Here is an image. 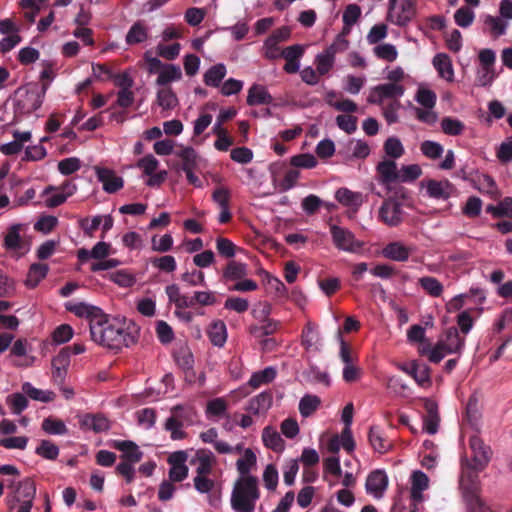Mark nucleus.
<instances>
[{
	"label": "nucleus",
	"instance_id": "48",
	"mask_svg": "<svg viewBox=\"0 0 512 512\" xmlns=\"http://www.w3.org/2000/svg\"><path fill=\"white\" fill-rule=\"evenodd\" d=\"M41 428L49 435H65L68 433V429L64 421L51 416L42 421Z\"/></svg>",
	"mask_w": 512,
	"mask_h": 512
},
{
	"label": "nucleus",
	"instance_id": "3",
	"mask_svg": "<svg viewBox=\"0 0 512 512\" xmlns=\"http://www.w3.org/2000/svg\"><path fill=\"white\" fill-rule=\"evenodd\" d=\"M465 342V337L459 335L457 328L450 327L443 333L434 346L423 347L420 353L426 355L430 362L439 363L447 355H461L465 347Z\"/></svg>",
	"mask_w": 512,
	"mask_h": 512
},
{
	"label": "nucleus",
	"instance_id": "21",
	"mask_svg": "<svg viewBox=\"0 0 512 512\" xmlns=\"http://www.w3.org/2000/svg\"><path fill=\"white\" fill-rule=\"evenodd\" d=\"M95 172L98 181L103 184V190L107 193H115L124 185L122 177L117 176L111 169L95 167Z\"/></svg>",
	"mask_w": 512,
	"mask_h": 512
},
{
	"label": "nucleus",
	"instance_id": "64",
	"mask_svg": "<svg viewBox=\"0 0 512 512\" xmlns=\"http://www.w3.org/2000/svg\"><path fill=\"white\" fill-rule=\"evenodd\" d=\"M35 452L44 459L55 460L59 455V448L50 440H42Z\"/></svg>",
	"mask_w": 512,
	"mask_h": 512
},
{
	"label": "nucleus",
	"instance_id": "22",
	"mask_svg": "<svg viewBox=\"0 0 512 512\" xmlns=\"http://www.w3.org/2000/svg\"><path fill=\"white\" fill-rule=\"evenodd\" d=\"M368 440L373 450L380 454H385L393 448L392 441L388 439L384 430L377 425L370 427Z\"/></svg>",
	"mask_w": 512,
	"mask_h": 512
},
{
	"label": "nucleus",
	"instance_id": "32",
	"mask_svg": "<svg viewBox=\"0 0 512 512\" xmlns=\"http://www.w3.org/2000/svg\"><path fill=\"white\" fill-rule=\"evenodd\" d=\"M272 399L270 392H261L248 401L246 411L254 415L264 413L271 407Z\"/></svg>",
	"mask_w": 512,
	"mask_h": 512
},
{
	"label": "nucleus",
	"instance_id": "40",
	"mask_svg": "<svg viewBox=\"0 0 512 512\" xmlns=\"http://www.w3.org/2000/svg\"><path fill=\"white\" fill-rule=\"evenodd\" d=\"M168 299L175 305L177 309H186L192 307V300L187 295L181 293L180 288L176 284H170L165 288Z\"/></svg>",
	"mask_w": 512,
	"mask_h": 512
},
{
	"label": "nucleus",
	"instance_id": "55",
	"mask_svg": "<svg viewBox=\"0 0 512 512\" xmlns=\"http://www.w3.org/2000/svg\"><path fill=\"white\" fill-rule=\"evenodd\" d=\"M441 129L446 135L459 136L463 133L465 125L458 119L452 117H444L441 120Z\"/></svg>",
	"mask_w": 512,
	"mask_h": 512
},
{
	"label": "nucleus",
	"instance_id": "28",
	"mask_svg": "<svg viewBox=\"0 0 512 512\" xmlns=\"http://www.w3.org/2000/svg\"><path fill=\"white\" fill-rule=\"evenodd\" d=\"M246 102L249 106L269 105L273 102V97L269 93L266 86L261 84H253L248 89Z\"/></svg>",
	"mask_w": 512,
	"mask_h": 512
},
{
	"label": "nucleus",
	"instance_id": "37",
	"mask_svg": "<svg viewBox=\"0 0 512 512\" xmlns=\"http://www.w3.org/2000/svg\"><path fill=\"white\" fill-rule=\"evenodd\" d=\"M336 200L346 207L358 208L363 203V195L348 188L342 187L335 192Z\"/></svg>",
	"mask_w": 512,
	"mask_h": 512
},
{
	"label": "nucleus",
	"instance_id": "26",
	"mask_svg": "<svg viewBox=\"0 0 512 512\" xmlns=\"http://www.w3.org/2000/svg\"><path fill=\"white\" fill-rule=\"evenodd\" d=\"M35 495V483L31 479L26 478L18 483L17 487L13 491V494L7 498L16 500L18 502H24V504L33 505Z\"/></svg>",
	"mask_w": 512,
	"mask_h": 512
},
{
	"label": "nucleus",
	"instance_id": "10",
	"mask_svg": "<svg viewBox=\"0 0 512 512\" xmlns=\"http://www.w3.org/2000/svg\"><path fill=\"white\" fill-rule=\"evenodd\" d=\"M378 218L389 227L400 225L404 219L402 204L392 197L385 199L379 208Z\"/></svg>",
	"mask_w": 512,
	"mask_h": 512
},
{
	"label": "nucleus",
	"instance_id": "61",
	"mask_svg": "<svg viewBox=\"0 0 512 512\" xmlns=\"http://www.w3.org/2000/svg\"><path fill=\"white\" fill-rule=\"evenodd\" d=\"M468 512H496V509L486 503L479 494L465 500Z\"/></svg>",
	"mask_w": 512,
	"mask_h": 512
},
{
	"label": "nucleus",
	"instance_id": "6",
	"mask_svg": "<svg viewBox=\"0 0 512 512\" xmlns=\"http://www.w3.org/2000/svg\"><path fill=\"white\" fill-rule=\"evenodd\" d=\"M348 47L349 41L343 35H338L331 45L316 55L314 64L318 74L326 75L334 67L336 54L346 51Z\"/></svg>",
	"mask_w": 512,
	"mask_h": 512
},
{
	"label": "nucleus",
	"instance_id": "49",
	"mask_svg": "<svg viewBox=\"0 0 512 512\" xmlns=\"http://www.w3.org/2000/svg\"><path fill=\"white\" fill-rule=\"evenodd\" d=\"M321 400L316 395H305L299 401V412L302 417L311 416L320 406Z\"/></svg>",
	"mask_w": 512,
	"mask_h": 512
},
{
	"label": "nucleus",
	"instance_id": "34",
	"mask_svg": "<svg viewBox=\"0 0 512 512\" xmlns=\"http://www.w3.org/2000/svg\"><path fill=\"white\" fill-rule=\"evenodd\" d=\"M207 336L210 342L216 347H223L227 341V328L222 320L213 321L208 329Z\"/></svg>",
	"mask_w": 512,
	"mask_h": 512
},
{
	"label": "nucleus",
	"instance_id": "7",
	"mask_svg": "<svg viewBox=\"0 0 512 512\" xmlns=\"http://www.w3.org/2000/svg\"><path fill=\"white\" fill-rule=\"evenodd\" d=\"M45 97V90L38 88L19 90L14 100V110L17 115H28L39 109Z\"/></svg>",
	"mask_w": 512,
	"mask_h": 512
},
{
	"label": "nucleus",
	"instance_id": "30",
	"mask_svg": "<svg viewBox=\"0 0 512 512\" xmlns=\"http://www.w3.org/2000/svg\"><path fill=\"white\" fill-rule=\"evenodd\" d=\"M227 74V68L223 63L211 66L203 75V82L206 86L219 88Z\"/></svg>",
	"mask_w": 512,
	"mask_h": 512
},
{
	"label": "nucleus",
	"instance_id": "8",
	"mask_svg": "<svg viewBox=\"0 0 512 512\" xmlns=\"http://www.w3.org/2000/svg\"><path fill=\"white\" fill-rule=\"evenodd\" d=\"M388 6L387 20L400 27L406 26L416 14L412 0H389Z\"/></svg>",
	"mask_w": 512,
	"mask_h": 512
},
{
	"label": "nucleus",
	"instance_id": "16",
	"mask_svg": "<svg viewBox=\"0 0 512 512\" xmlns=\"http://www.w3.org/2000/svg\"><path fill=\"white\" fill-rule=\"evenodd\" d=\"M480 471H475L471 468H468L467 465L462 466L461 475L459 478V488L463 495V498L466 500L474 495L479 494L480 492V480L478 473Z\"/></svg>",
	"mask_w": 512,
	"mask_h": 512
},
{
	"label": "nucleus",
	"instance_id": "36",
	"mask_svg": "<svg viewBox=\"0 0 512 512\" xmlns=\"http://www.w3.org/2000/svg\"><path fill=\"white\" fill-rule=\"evenodd\" d=\"M149 36V29L143 21L135 22L128 30L125 41L128 45L144 43Z\"/></svg>",
	"mask_w": 512,
	"mask_h": 512
},
{
	"label": "nucleus",
	"instance_id": "60",
	"mask_svg": "<svg viewBox=\"0 0 512 512\" xmlns=\"http://www.w3.org/2000/svg\"><path fill=\"white\" fill-rule=\"evenodd\" d=\"M177 365L184 371L191 370L194 364V357L187 347L180 348L174 353Z\"/></svg>",
	"mask_w": 512,
	"mask_h": 512
},
{
	"label": "nucleus",
	"instance_id": "53",
	"mask_svg": "<svg viewBox=\"0 0 512 512\" xmlns=\"http://www.w3.org/2000/svg\"><path fill=\"white\" fill-rule=\"evenodd\" d=\"M246 275L247 265L237 261H230L223 272V276L227 280H241Z\"/></svg>",
	"mask_w": 512,
	"mask_h": 512
},
{
	"label": "nucleus",
	"instance_id": "17",
	"mask_svg": "<svg viewBox=\"0 0 512 512\" xmlns=\"http://www.w3.org/2000/svg\"><path fill=\"white\" fill-rule=\"evenodd\" d=\"M276 375H277V371L272 366H269V367L264 368L263 370L254 372L251 375L248 383L246 385L240 387L236 392L241 397H246L247 395L250 394V390L248 389V387H250L252 389H257L262 385L269 384L276 378Z\"/></svg>",
	"mask_w": 512,
	"mask_h": 512
},
{
	"label": "nucleus",
	"instance_id": "39",
	"mask_svg": "<svg viewBox=\"0 0 512 512\" xmlns=\"http://www.w3.org/2000/svg\"><path fill=\"white\" fill-rule=\"evenodd\" d=\"M262 441L265 447L274 452H282L285 448L284 440L275 428L267 426L262 431Z\"/></svg>",
	"mask_w": 512,
	"mask_h": 512
},
{
	"label": "nucleus",
	"instance_id": "31",
	"mask_svg": "<svg viewBox=\"0 0 512 512\" xmlns=\"http://www.w3.org/2000/svg\"><path fill=\"white\" fill-rule=\"evenodd\" d=\"M433 66L439 77L448 82L454 80V70L450 57L445 53H437L433 58Z\"/></svg>",
	"mask_w": 512,
	"mask_h": 512
},
{
	"label": "nucleus",
	"instance_id": "25",
	"mask_svg": "<svg viewBox=\"0 0 512 512\" xmlns=\"http://www.w3.org/2000/svg\"><path fill=\"white\" fill-rule=\"evenodd\" d=\"M413 251L414 249L412 247L406 246L400 241H393L382 249V255L393 261L405 262L409 259Z\"/></svg>",
	"mask_w": 512,
	"mask_h": 512
},
{
	"label": "nucleus",
	"instance_id": "23",
	"mask_svg": "<svg viewBox=\"0 0 512 512\" xmlns=\"http://www.w3.org/2000/svg\"><path fill=\"white\" fill-rule=\"evenodd\" d=\"M191 463L196 465V476H205L212 473L216 458L210 450L200 449L196 452Z\"/></svg>",
	"mask_w": 512,
	"mask_h": 512
},
{
	"label": "nucleus",
	"instance_id": "45",
	"mask_svg": "<svg viewBox=\"0 0 512 512\" xmlns=\"http://www.w3.org/2000/svg\"><path fill=\"white\" fill-rule=\"evenodd\" d=\"M429 479L422 471H415L412 474L411 497L414 500L422 499V492L428 488Z\"/></svg>",
	"mask_w": 512,
	"mask_h": 512
},
{
	"label": "nucleus",
	"instance_id": "41",
	"mask_svg": "<svg viewBox=\"0 0 512 512\" xmlns=\"http://www.w3.org/2000/svg\"><path fill=\"white\" fill-rule=\"evenodd\" d=\"M487 31L493 38L506 34L508 22L501 17L486 15L483 19Z\"/></svg>",
	"mask_w": 512,
	"mask_h": 512
},
{
	"label": "nucleus",
	"instance_id": "56",
	"mask_svg": "<svg viewBox=\"0 0 512 512\" xmlns=\"http://www.w3.org/2000/svg\"><path fill=\"white\" fill-rule=\"evenodd\" d=\"M374 55L384 61L393 62L398 57V51L393 44L383 43L373 48Z\"/></svg>",
	"mask_w": 512,
	"mask_h": 512
},
{
	"label": "nucleus",
	"instance_id": "47",
	"mask_svg": "<svg viewBox=\"0 0 512 512\" xmlns=\"http://www.w3.org/2000/svg\"><path fill=\"white\" fill-rule=\"evenodd\" d=\"M471 184L481 193L492 194L496 189L494 179L490 175L484 173H476L475 178L471 180Z\"/></svg>",
	"mask_w": 512,
	"mask_h": 512
},
{
	"label": "nucleus",
	"instance_id": "58",
	"mask_svg": "<svg viewBox=\"0 0 512 512\" xmlns=\"http://www.w3.org/2000/svg\"><path fill=\"white\" fill-rule=\"evenodd\" d=\"M475 19L474 11L468 6H462L454 13V21L461 28H468Z\"/></svg>",
	"mask_w": 512,
	"mask_h": 512
},
{
	"label": "nucleus",
	"instance_id": "54",
	"mask_svg": "<svg viewBox=\"0 0 512 512\" xmlns=\"http://www.w3.org/2000/svg\"><path fill=\"white\" fill-rule=\"evenodd\" d=\"M228 405L224 398L217 397L208 401L205 409L206 416L208 418L217 417L220 418L225 415Z\"/></svg>",
	"mask_w": 512,
	"mask_h": 512
},
{
	"label": "nucleus",
	"instance_id": "4",
	"mask_svg": "<svg viewBox=\"0 0 512 512\" xmlns=\"http://www.w3.org/2000/svg\"><path fill=\"white\" fill-rule=\"evenodd\" d=\"M110 446L121 452V461L115 468L116 473L124 477L128 484L132 483L136 474L134 466L142 460L143 452L131 440H113Z\"/></svg>",
	"mask_w": 512,
	"mask_h": 512
},
{
	"label": "nucleus",
	"instance_id": "15",
	"mask_svg": "<svg viewBox=\"0 0 512 512\" xmlns=\"http://www.w3.org/2000/svg\"><path fill=\"white\" fill-rule=\"evenodd\" d=\"M399 368L404 373L412 377L420 387L428 388L431 386V370L427 364L412 361L408 364H401Z\"/></svg>",
	"mask_w": 512,
	"mask_h": 512
},
{
	"label": "nucleus",
	"instance_id": "38",
	"mask_svg": "<svg viewBox=\"0 0 512 512\" xmlns=\"http://www.w3.org/2000/svg\"><path fill=\"white\" fill-rule=\"evenodd\" d=\"M182 78L181 68L175 64H165L158 72L156 84L167 86L171 82L179 81Z\"/></svg>",
	"mask_w": 512,
	"mask_h": 512
},
{
	"label": "nucleus",
	"instance_id": "2",
	"mask_svg": "<svg viewBox=\"0 0 512 512\" xmlns=\"http://www.w3.org/2000/svg\"><path fill=\"white\" fill-rule=\"evenodd\" d=\"M260 499V489L257 477H238L235 481L230 505L234 512H255Z\"/></svg>",
	"mask_w": 512,
	"mask_h": 512
},
{
	"label": "nucleus",
	"instance_id": "27",
	"mask_svg": "<svg viewBox=\"0 0 512 512\" xmlns=\"http://www.w3.org/2000/svg\"><path fill=\"white\" fill-rule=\"evenodd\" d=\"M425 409L427 415L423 419V430L429 435H434L438 432L440 417L438 414V406L432 400L425 401Z\"/></svg>",
	"mask_w": 512,
	"mask_h": 512
},
{
	"label": "nucleus",
	"instance_id": "43",
	"mask_svg": "<svg viewBox=\"0 0 512 512\" xmlns=\"http://www.w3.org/2000/svg\"><path fill=\"white\" fill-rule=\"evenodd\" d=\"M157 103L163 110H173L178 104L179 100L171 87H164L157 92Z\"/></svg>",
	"mask_w": 512,
	"mask_h": 512
},
{
	"label": "nucleus",
	"instance_id": "46",
	"mask_svg": "<svg viewBox=\"0 0 512 512\" xmlns=\"http://www.w3.org/2000/svg\"><path fill=\"white\" fill-rule=\"evenodd\" d=\"M421 288L431 297H439L442 295L444 287L442 283L435 277L424 276L418 280Z\"/></svg>",
	"mask_w": 512,
	"mask_h": 512
},
{
	"label": "nucleus",
	"instance_id": "29",
	"mask_svg": "<svg viewBox=\"0 0 512 512\" xmlns=\"http://www.w3.org/2000/svg\"><path fill=\"white\" fill-rule=\"evenodd\" d=\"M171 416L184 426H192L198 421V414L191 405H176L171 408Z\"/></svg>",
	"mask_w": 512,
	"mask_h": 512
},
{
	"label": "nucleus",
	"instance_id": "14",
	"mask_svg": "<svg viewBox=\"0 0 512 512\" xmlns=\"http://www.w3.org/2000/svg\"><path fill=\"white\" fill-rule=\"evenodd\" d=\"M188 455L185 451H175L169 455L167 462L170 465L169 480L172 482H182L188 476V467L186 465Z\"/></svg>",
	"mask_w": 512,
	"mask_h": 512
},
{
	"label": "nucleus",
	"instance_id": "42",
	"mask_svg": "<svg viewBox=\"0 0 512 512\" xmlns=\"http://www.w3.org/2000/svg\"><path fill=\"white\" fill-rule=\"evenodd\" d=\"M49 271L47 264L34 263L30 266L25 284L29 288H35L42 279H44Z\"/></svg>",
	"mask_w": 512,
	"mask_h": 512
},
{
	"label": "nucleus",
	"instance_id": "63",
	"mask_svg": "<svg viewBox=\"0 0 512 512\" xmlns=\"http://www.w3.org/2000/svg\"><path fill=\"white\" fill-rule=\"evenodd\" d=\"M183 427L184 425L172 416L168 417L164 424V429L170 433L172 440H181L186 437Z\"/></svg>",
	"mask_w": 512,
	"mask_h": 512
},
{
	"label": "nucleus",
	"instance_id": "62",
	"mask_svg": "<svg viewBox=\"0 0 512 512\" xmlns=\"http://www.w3.org/2000/svg\"><path fill=\"white\" fill-rule=\"evenodd\" d=\"M482 205L483 202L479 197L470 196L462 207V213L468 218H476L481 214Z\"/></svg>",
	"mask_w": 512,
	"mask_h": 512
},
{
	"label": "nucleus",
	"instance_id": "11",
	"mask_svg": "<svg viewBox=\"0 0 512 512\" xmlns=\"http://www.w3.org/2000/svg\"><path fill=\"white\" fill-rule=\"evenodd\" d=\"M330 234L333 244L339 250L356 252L363 246V243L356 239L354 233L344 227L331 225Z\"/></svg>",
	"mask_w": 512,
	"mask_h": 512
},
{
	"label": "nucleus",
	"instance_id": "59",
	"mask_svg": "<svg viewBox=\"0 0 512 512\" xmlns=\"http://www.w3.org/2000/svg\"><path fill=\"white\" fill-rule=\"evenodd\" d=\"M422 154L432 160L438 159L444 152L443 146L436 141L425 140L420 145Z\"/></svg>",
	"mask_w": 512,
	"mask_h": 512
},
{
	"label": "nucleus",
	"instance_id": "19",
	"mask_svg": "<svg viewBox=\"0 0 512 512\" xmlns=\"http://www.w3.org/2000/svg\"><path fill=\"white\" fill-rule=\"evenodd\" d=\"M378 183L390 191L392 184L397 182L398 168L394 160H383L376 166Z\"/></svg>",
	"mask_w": 512,
	"mask_h": 512
},
{
	"label": "nucleus",
	"instance_id": "33",
	"mask_svg": "<svg viewBox=\"0 0 512 512\" xmlns=\"http://www.w3.org/2000/svg\"><path fill=\"white\" fill-rule=\"evenodd\" d=\"M257 457L251 448H245L242 456L236 461L239 477H254L251 471L255 468Z\"/></svg>",
	"mask_w": 512,
	"mask_h": 512
},
{
	"label": "nucleus",
	"instance_id": "12",
	"mask_svg": "<svg viewBox=\"0 0 512 512\" xmlns=\"http://www.w3.org/2000/svg\"><path fill=\"white\" fill-rule=\"evenodd\" d=\"M65 308L75 316L88 320L90 331L99 319H103L104 311L101 308L85 302H69Z\"/></svg>",
	"mask_w": 512,
	"mask_h": 512
},
{
	"label": "nucleus",
	"instance_id": "52",
	"mask_svg": "<svg viewBox=\"0 0 512 512\" xmlns=\"http://www.w3.org/2000/svg\"><path fill=\"white\" fill-rule=\"evenodd\" d=\"M422 174V169L418 164L403 165L398 169L397 182L411 183L418 179Z\"/></svg>",
	"mask_w": 512,
	"mask_h": 512
},
{
	"label": "nucleus",
	"instance_id": "24",
	"mask_svg": "<svg viewBox=\"0 0 512 512\" xmlns=\"http://www.w3.org/2000/svg\"><path fill=\"white\" fill-rule=\"evenodd\" d=\"M79 423L82 429L95 433L107 432L111 428L110 420L103 414H85Z\"/></svg>",
	"mask_w": 512,
	"mask_h": 512
},
{
	"label": "nucleus",
	"instance_id": "20",
	"mask_svg": "<svg viewBox=\"0 0 512 512\" xmlns=\"http://www.w3.org/2000/svg\"><path fill=\"white\" fill-rule=\"evenodd\" d=\"M20 224L12 225L4 236V247L8 251L24 254L28 252L29 245L20 235Z\"/></svg>",
	"mask_w": 512,
	"mask_h": 512
},
{
	"label": "nucleus",
	"instance_id": "35",
	"mask_svg": "<svg viewBox=\"0 0 512 512\" xmlns=\"http://www.w3.org/2000/svg\"><path fill=\"white\" fill-rule=\"evenodd\" d=\"M302 345L306 350H318L320 346V334L317 330V326L308 322L302 330L301 335Z\"/></svg>",
	"mask_w": 512,
	"mask_h": 512
},
{
	"label": "nucleus",
	"instance_id": "50",
	"mask_svg": "<svg viewBox=\"0 0 512 512\" xmlns=\"http://www.w3.org/2000/svg\"><path fill=\"white\" fill-rule=\"evenodd\" d=\"M86 347L83 343H73L70 346L63 348L59 354L53 359V365L60 363L66 365L69 363L70 355H79L84 353Z\"/></svg>",
	"mask_w": 512,
	"mask_h": 512
},
{
	"label": "nucleus",
	"instance_id": "57",
	"mask_svg": "<svg viewBox=\"0 0 512 512\" xmlns=\"http://www.w3.org/2000/svg\"><path fill=\"white\" fill-rule=\"evenodd\" d=\"M150 262L154 268L158 269L161 272L172 273L177 268L175 257L172 255L154 257L151 259Z\"/></svg>",
	"mask_w": 512,
	"mask_h": 512
},
{
	"label": "nucleus",
	"instance_id": "9",
	"mask_svg": "<svg viewBox=\"0 0 512 512\" xmlns=\"http://www.w3.org/2000/svg\"><path fill=\"white\" fill-rule=\"evenodd\" d=\"M405 90V86L399 83L379 84L370 89L367 102L381 105L385 100H399L404 95Z\"/></svg>",
	"mask_w": 512,
	"mask_h": 512
},
{
	"label": "nucleus",
	"instance_id": "44",
	"mask_svg": "<svg viewBox=\"0 0 512 512\" xmlns=\"http://www.w3.org/2000/svg\"><path fill=\"white\" fill-rule=\"evenodd\" d=\"M22 391L31 399L43 403L52 402L55 399V393L53 391L35 388L30 382L23 383Z\"/></svg>",
	"mask_w": 512,
	"mask_h": 512
},
{
	"label": "nucleus",
	"instance_id": "5",
	"mask_svg": "<svg viewBox=\"0 0 512 512\" xmlns=\"http://www.w3.org/2000/svg\"><path fill=\"white\" fill-rule=\"evenodd\" d=\"M469 446L472 451V461L466 457L461 459V466L467 465L475 471H483L489 464L492 458V449L489 445L485 444L483 439L478 435H473L469 439Z\"/></svg>",
	"mask_w": 512,
	"mask_h": 512
},
{
	"label": "nucleus",
	"instance_id": "13",
	"mask_svg": "<svg viewBox=\"0 0 512 512\" xmlns=\"http://www.w3.org/2000/svg\"><path fill=\"white\" fill-rule=\"evenodd\" d=\"M422 185L426 189L427 196L436 200L446 201L456 192L454 184H452L448 179H429L423 182Z\"/></svg>",
	"mask_w": 512,
	"mask_h": 512
},
{
	"label": "nucleus",
	"instance_id": "1",
	"mask_svg": "<svg viewBox=\"0 0 512 512\" xmlns=\"http://www.w3.org/2000/svg\"><path fill=\"white\" fill-rule=\"evenodd\" d=\"M91 339L103 347L120 350L134 345L139 337V327L125 318H110L103 314L90 331Z\"/></svg>",
	"mask_w": 512,
	"mask_h": 512
},
{
	"label": "nucleus",
	"instance_id": "51",
	"mask_svg": "<svg viewBox=\"0 0 512 512\" xmlns=\"http://www.w3.org/2000/svg\"><path fill=\"white\" fill-rule=\"evenodd\" d=\"M385 154L390 160L399 159L405 153L404 146L398 137L392 136L386 139L383 145Z\"/></svg>",
	"mask_w": 512,
	"mask_h": 512
},
{
	"label": "nucleus",
	"instance_id": "18",
	"mask_svg": "<svg viewBox=\"0 0 512 512\" xmlns=\"http://www.w3.org/2000/svg\"><path fill=\"white\" fill-rule=\"evenodd\" d=\"M388 487V476L384 470L370 472L366 478V492L376 499H381Z\"/></svg>",
	"mask_w": 512,
	"mask_h": 512
}]
</instances>
